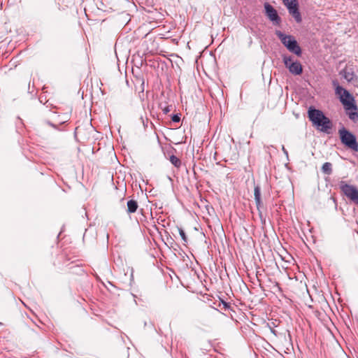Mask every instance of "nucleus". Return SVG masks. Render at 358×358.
Instances as JSON below:
<instances>
[{"label": "nucleus", "mask_w": 358, "mask_h": 358, "mask_svg": "<svg viewBox=\"0 0 358 358\" xmlns=\"http://www.w3.org/2000/svg\"><path fill=\"white\" fill-rule=\"evenodd\" d=\"M322 171L327 175L332 173V164L330 162H325L322 166Z\"/></svg>", "instance_id": "12"}, {"label": "nucleus", "mask_w": 358, "mask_h": 358, "mask_svg": "<svg viewBox=\"0 0 358 358\" xmlns=\"http://www.w3.org/2000/svg\"><path fill=\"white\" fill-rule=\"evenodd\" d=\"M338 134L341 141L345 146L353 151H358V143L355 136L353 134H352L345 127L340 129L338 130Z\"/></svg>", "instance_id": "4"}, {"label": "nucleus", "mask_w": 358, "mask_h": 358, "mask_svg": "<svg viewBox=\"0 0 358 358\" xmlns=\"http://www.w3.org/2000/svg\"><path fill=\"white\" fill-rule=\"evenodd\" d=\"M275 34L289 52L299 57L301 55V48L293 36L286 35L279 30H276Z\"/></svg>", "instance_id": "3"}, {"label": "nucleus", "mask_w": 358, "mask_h": 358, "mask_svg": "<svg viewBox=\"0 0 358 358\" xmlns=\"http://www.w3.org/2000/svg\"><path fill=\"white\" fill-rule=\"evenodd\" d=\"M138 203L135 200H129L127 202V212L129 213H135L138 208Z\"/></svg>", "instance_id": "11"}, {"label": "nucleus", "mask_w": 358, "mask_h": 358, "mask_svg": "<svg viewBox=\"0 0 358 358\" xmlns=\"http://www.w3.org/2000/svg\"><path fill=\"white\" fill-rule=\"evenodd\" d=\"M282 62L289 73L294 76H300L303 73V66L300 62L294 60L290 55H282Z\"/></svg>", "instance_id": "5"}, {"label": "nucleus", "mask_w": 358, "mask_h": 358, "mask_svg": "<svg viewBox=\"0 0 358 358\" xmlns=\"http://www.w3.org/2000/svg\"><path fill=\"white\" fill-rule=\"evenodd\" d=\"M254 196L257 210L260 211V208L262 207V201L261 199V189L259 185L255 187Z\"/></svg>", "instance_id": "9"}, {"label": "nucleus", "mask_w": 358, "mask_h": 358, "mask_svg": "<svg viewBox=\"0 0 358 358\" xmlns=\"http://www.w3.org/2000/svg\"><path fill=\"white\" fill-rule=\"evenodd\" d=\"M52 127H53L54 128H57V127L52 124H50Z\"/></svg>", "instance_id": "21"}, {"label": "nucleus", "mask_w": 358, "mask_h": 358, "mask_svg": "<svg viewBox=\"0 0 358 358\" xmlns=\"http://www.w3.org/2000/svg\"><path fill=\"white\" fill-rule=\"evenodd\" d=\"M347 111V114L351 120L356 122L358 120L357 110H350Z\"/></svg>", "instance_id": "14"}, {"label": "nucleus", "mask_w": 358, "mask_h": 358, "mask_svg": "<svg viewBox=\"0 0 358 358\" xmlns=\"http://www.w3.org/2000/svg\"><path fill=\"white\" fill-rule=\"evenodd\" d=\"M308 115L309 120L320 131L326 134L331 133L332 123L322 111L310 107L308 109Z\"/></svg>", "instance_id": "1"}, {"label": "nucleus", "mask_w": 358, "mask_h": 358, "mask_svg": "<svg viewBox=\"0 0 358 358\" xmlns=\"http://www.w3.org/2000/svg\"><path fill=\"white\" fill-rule=\"evenodd\" d=\"M169 160L171 163L176 167L179 168L180 167L182 162L181 160L177 157L176 156L172 155L169 157Z\"/></svg>", "instance_id": "13"}, {"label": "nucleus", "mask_w": 358, "mask_h": 358, "mask_svg": "<svg viewBox=\"0 0 358 358\" xmlns=\"http://www.w3.org/2000/svg\"><path fill=\"white\" fill-rule=\"evenodd\" d=\"M171 120L174 122H179L180 120V117L179 116V115L176 114L172 116Z\"/></svg>", "instance_id": "17"}, {"label": "nucleus", "mask_w": 358, "mask_h": 358, "mask_svg": "<svg viewBox=\"0 0 358 358\" xmlns=\"http://www.w3.org/2000/svg\"><path fill=\"white\" fill-rule=\"evenodd\" d=\"M282 152H284V154H285L287 157H288V152H287V150L285 149V148L284 147V145H282Z\"/></svg>", "instance_id": "19"}, {"label": "nucleus", "mask_w": 358, "mask_h": 358, "mask_svg": "<svg viewBox=\"0 0 358 358\" xmlns=\"http://www.w3.org/2000/svg\"><path fill=\"white\" fill-rule=\"evenodd\" d=\"M332 84L335 87L336 94L338 96L345 110H358L353 96L347 90L340 86L337 80H333Z\"/></svg>", "instance_id": "2"}, {"label": "nucleus", "mask_w": 358, "mask_h": 358, "mask_svg": "<svg viewBox=\"0 0 358 358\" xmlns=\"http://www.w3.org/2000/svg\"><path fill=\"white\" fill-rule=\"evenodd\" d=\"M224 306L225 308H229V305L225 302H224Z\"/></svg>", "instance_id": "20"}, {"label": "nucleus", "mask_w": 358, "mask_h": 358, "mask_svg": "<svg viewBox=\"0 0 358 358\" xmlns=\"http://www.w3.org/2000/svg\"><path fill=\"white\" fill-rule=\"evenodd\" d=\"M141 120H142L143 123L144 124V120L143 119V117H141Z\"/></svg>", "instance_id": "22"}, {"label": "nucleus", "mask_w": 358, "mask_h": 358, "mask_svg": "<svg viewBox=\"0 0 358 358\" xmlns=\"http://www.w3.org/2000/svg\"><path fill=\"white\" fill-rule=\"evenodd\" d=\"M339 188L346 197L358 205V189L355 186L341 180L339 182Z\"/></svg>", "instance_id": "6"}, {"label": "nucleus", "mask_w": 358, "mask_h": 358, "mask_svg": "<svg viewBox=\"0 0 358 358\" xmlns=\"http://www.w3.org/2000/svg\"><path fill=\"white\" fill-rule=\"evenodd\" d=\"M264 8L266 14L269 20L272 21L274 24L279 25L280 24L281 20L278 15L276 10L268 3H266L264 4Z\"/></svg>", "instance_id": "7"}, {"label": "nucleus", "mask_w": 358, "mask_h": 358, "mask_svg": "<svg viewBox=\"0 0 358 358\" xmlns=\"http://www.w3.org/2000/svg\"><path fill=\"white\" fill-rule=\"evenodd\" d=\"M289 13L290 15H292V17L295 19V20L297 22H301L302 20L301 13L299 10V6L297 1L292 3V5H289L288 7H287Z\"/></svg>", "instance_id": "8"}, {"label": "nucleus", "mask_w": 358, "mask_h": 358, "mask_svg": "<svg viewBox=\"0 0 358 358\" xmlns=\"http://www.w3.org/2000/svg\"><path fill=\"white\" fill-rule=\"evenodd\" d=\"M180 236H181V238L182 239L183 242L185 243H187V238L186 236V234L184 231V230L181 228L178 229Z\"/></svg>", "instance_id": "15"}, {"label": "nucleus", "mask_w": 358, "mask_h": 358, "mask_svg": "<svg viewBox=\"0 0 358 358\" xmlns=\"http://www.w3.org/2000/svg\"><path fill=\"white\" fill-rule=\"evenodd\" d=\"M171 109L170 106H166L162 108V111L164 114H168L171 111Z\"/></svg>", "instance_id": "18"}, {"label": "nucleus", "mask_w": 358, "mask_h": 358, "mask_svg": "<svg viewBox=\"0 0 358 358\" xmlns=\"http://www.w3.org/2000/svg\"><path fill=\"white\" fill-rule=\"evenodd\" d=\"M340 75L348 82H352L355 78L354 71L352 69H344L340 72Z\"/></svg>", "instance_id": "10"}, {"label": "nucleus", "mask_w": 358, "mask_h": 358, "mask_svg": "<svg viewBox=\"0 0 358 358\" xmlns=\"http://www.w3.org/2000/svg\"><path fill=\"white\" fill-rule=\"evenodd\" d=\"M283 3L286 7H288L289 5H292L294 2L296 1V0H282Z\"/></svg>", "instance_id": "16"}]
</instances>
